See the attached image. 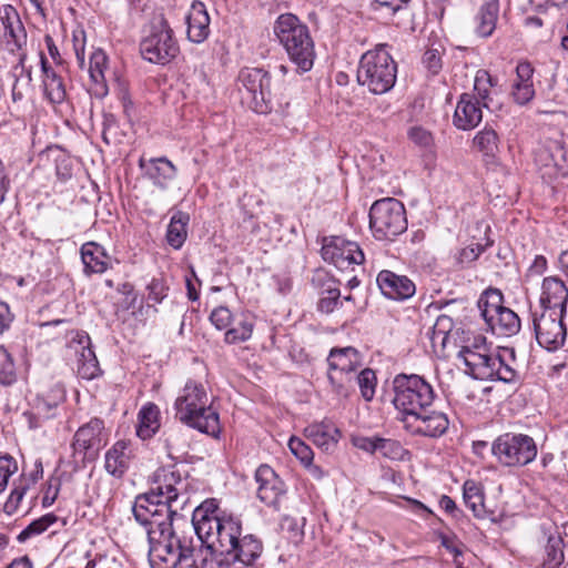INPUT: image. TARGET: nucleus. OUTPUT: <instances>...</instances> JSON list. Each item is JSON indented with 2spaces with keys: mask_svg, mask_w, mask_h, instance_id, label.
<instances>
[{
  "mask_svg": "<svg viewBox=\"0 0 568 568\" xmlns=\"http://www.w3.org/2000/svg\"><path fill=\"white\" fill-rule=\"evenodd\" d=\"M148 541L152 568H214V560L200 547L195 532L183 517L160 530L149 531Z\"/></svg>",
  "mask_w": 568,
  "mask_h": 568,
  "instance_id": "1",
  "label": "nucleus"
},
{
  "mask_svg": "<svg viewBox=\"0 0 568 568\" xmlns=\"http://www.w3.org/2000/svg\"><path fill=\"white\" fill-rule=\"evenodd\" d=\"M186 498L179 494V489L170 481L164 486L135 497L132 513L136 523L146 529L160 530L175 521H181L182 516L178 514L183 508Z\"/></svg>",
  "mask_w": 568,
  "mask_h": 568,
  "instance_id": "2",
  "label": "nucleus"
},
{
  "mask_svg": "<svg viewBox=\"0 0 568 568\" xmlns=\"http://www.w3.org/2000/svg\"><path fill=\"white\" fill-rule=\"evenodd\" d=\"M174 406L183 424L213 436L220 432L219 414L211 407L202 384L189 381Z\"/></svg>",
  "mask_w": 568,
  "mask_h": 568,
  "instance_id": "3",
  "label": "nucleus"
},
{
  "mask_svg": "<svg viewBox=\"0 0 568 568\" xmlns=\"http://www.w3.org/2000/svg\"><path fill=\"white\" fill-rule=\"evenodd\" d=\"M274 32L296 70L310 71L314 64L315 50L307 26L296 16L285 13L277 18Z\"/></svg>",
  "mask_w": 568,
  "mask_h": 568,
  "instance_id": "4",
  "label": "nucleus"
},
{
  "mask_svg": "<svg viewBox=\"0 0 568 568\" xmlns=\"http://www.w3.org/2000/svg\"><path fill=\"white\" fill-rule=\"evenodd\" d=\"M457 358L465 365V373L475 379L518 383L519 373L506 364L499 354L490 353L485 345L463 346Z\"/></svg>",
  "mask_w": 568,
  "mask_h": 568,
  "instance_id": "5",
  "label": "nucleus"
},
{
  "mask_svg": "<svg viewBox=\"0 0 568 568\" xmlns=\"http://www.w3.org/2000/svg\"><path fill=\"white\" fill-rule=\"evenodd\" d=\"M393 404L398 410V419L405 424L418 412L429 408L435 398L432 385L416 374H398L393 379Z\"/></svg>",
  "mask_w": 568,
  "mask_h": 568,
  "instance_id": "6",
  "label": "nucleus"
},
{
  "mask_svg": "<svg viewBox=\"0 0 568 568\" xmlns=\"http://www.w3.org/2000/svg\"><path fill=\"white\" fill-rule=\"evenodd\" d=\"M397 65L384 47L365 52L357 68V82L374 94L388 92L396 82Z\"/></svg>",
  "mask_w": 568,
  "mask_h": 568,
  "instance_id": "7",
  "label": "nucleus"
},
{
  "mask_svg": "<svg viewBox=\"0 0 568 568\" xmlns=\"http://www.w3.org/2000/svg\"><path fill=\"white\" fill-rule=\"evenodd\" d=\"M140 52L144 60L162 65L178 57L180 48L163 13H156L150 20L148 34L140 43Z\"/></svg>",
  "mask_w": 568,
  "mask_h": 568,
  "instance_id": "8",
  "label": "nucleus"
},
{
  "mask_svg": "<svg viewBox=\"0 0 568 568\" xmlns=\"http://www.w3.org/2000/svg\"><path fill=\"white\" fill-rule=\"evenodd\" d=\"M369 227L376 240L394 241L407 230L404 204L393 197L375 201L369 210Z\"/></svg>",
  "mask_w": 568,
  "mask_h": 568,
  "instance_id": "9",
  "label": "nucleus"
},
{
  "mask_svg": "<svg viewBox=\"0 0 568 568\" xmlns=\"http://www.w3.org/2000/svg\"><path fill=\"white\" fill-rule=\"evenodd\" d=\"M327 379L332 392L347 398L355 385V373L359 367L358 352L354 347L332 348L327 357Z\"/></svg>",
  "mask_w": 568,
  "mask_h": 568,
  "instance_id": "10",
  "label": "nucleus"
},
{
  "mask_svg": "<svg viewBox=\"0 0 568 568\" xmlns=\"http://www.w3.org/2000/svg\"><path fill=\"white\" fill-rule=\"evenodd\" d=\"M241 535V520L226 515L215 520L204 521L197 527V531L195 532L200 547L209 551V558L212 557V551L226 554Z\"/></svg>",
  "mask_w": 568,
  "mask_h": 568,
  "instance_id": "11",
  "label": "nucleus"
},
{
  "mask_svg": "<svg viewBox=\"0 0 568 568\" xmlns=\"http://www.w3.org/2000/svg\"><path fill=\"white\" fill-rule=\"evenodd\" d=\"M491 454L503 466L523 467L536 458L537 445L528 435L505 433L493 442Z\"/></svg>",
  "mask_w": 568,
  "mask_h": 568,
  "instance_id": "12",
  "label": "nucleus"
},
{
  "mask_svg": "<svg viewBox=\"0 0 568 568\" xmlns=\"http://www.w3.org/2000/svg\"><path fill=\"white\" fill-rule=\"evenodd\" d=\"M240 91L244 90L242 99L248 106L260 114H266L272 110L270 105L271 78L266 71L260 68H245L239 74Z\"/></svg>",
  "mask_w": 568,
  "mask_h": 568,
  "instance_id": "13",
  "label": "nucleus"
},
{
  "mask_svg": "<svg viewBox=\"0 0 568 568\" xmlns=\"http://www.w3.org/2000/svg\"><path fill=\"white\" fill-rule=\"evenodd\" d=\"M566 313L556 308H546L537 315L534 314L532 324L538 344L547 351H557L565 345L567 327Z\"/></svg>",
  "mask_w": 568,
  "mask_h": 568,
  "instance_id": "14",
  "label": "nucleus"
},
{
  "mask_svg": "<svg viewBox=\"0 0 568 568\" xmlns=\"http://www.w3.org/2000/svg\"><path fill=\"white\" fill-rule=\"evenodd\" d=\"M321 254L324 261L344 268L351 264H362L365 260L364 253L356 242L345 240L341 236L324 237Z\"/></svg>",
  "mask_w": 568,
  "mask_h": 568,
  "instance_id": "15",
  "label": "nucleus"
},
{
  "mask_svg": "<svg viewBox=\"0 0 568 568\" xmlns=\"http://www.w3.org/2000/svg\"><path fill=\"white\" fill-rule=\"evenodd\" d=\"M103 428V420L92 418L75 432L72 442L74 458L79 457L82 463L95 459L102 447Z\"/></svg>",
  "mask_w": 568,
  "mask_h": 568,
  "instance_id": "16",
  "label": "nucleus"
},
{
  "mask_svg": "<svg viewBox=\"0 0 568 568\" xmlns=\"http://www.w3.org/2000/svg\"><path fill=\"white\" fill-rule=\"evenodd\" d=\"M448 426L446 414L428 408L418 412L404 424V428L410 434L426 437H439L446 433Z\"/></svg>",
  "mask_w": 568,
  "mask_h": 568,
  "instance_id": "17",
  "label": "nucleus"
},
{
  "mask_svg": "<svg viewBox=\"0 0 568 568\" xmlns=\"http://www.w3.org/2000/svg\"><path fill=\"white\" fill-rule=\"evenodd\" d=\"M258 484L257 497L267 506L277 508L285 494V484L268 465H261L255 471Z\"/></svg>",
  "mask_w": 568,
  "mask_h": 568,
  "instance_id": "18",
  "label": "nucleus"
},
{
  "mask_svg": "<svg viewBox=\"0 0 568 568\" xmlns=\"http://www.w3.org/2000/svg\"><path fill=\"white\" fill-rule=\"evenodd\" d=\"M376 282L382 293L390 300H407L412 297L416 291V286L412 280L388 270L381 271Z\"/></svg>",
  "mask_w": 568,
  "mask_h": 568,
  "instance_id": "19",
  "label": "nucleus"
},
{
  "mask_svg": "<svg viewBox=\"0 0 568 568\" xmlns=\"http://www.w3.org/2000/svg\"><path fill=\"white\" fill-rule=\"evenodd\" d=\"M540 305L542 310L556 308L566 313L568 304V286L557 275L547 276L541 283Z\"/></svg>",
  "mask_w": 568,
  "mask_h": 568,
  "instance_id": "20",
  "label": "nucleus"
},
{
  "mask_svg": "<svg viewBox=\"0 0 568 568\" xmlns=\"http://www.w3.org/2000/svg\"><path fill=\"white\" fill-rule=\"evenodd\" d=\"M481 119L483 112L475 95L463 93L455 108L453 116L454 125L459 130L467 131L476 128Z\"/></svg>",
  "mask_w": 568,
  "mask_h": 568,
  "instance_id": "21",
  "label": "nucleus"
},
{
  "mask_svg": "<svg viewBox=\"0 0 568 568\" xmlns=\"http://www.w3.org/2000/svg\"><path fill=\"white\" fill-rule=\"evenodd\" d=\"M263 549L262 540L255 535L247 534L241 535L225 555L234 561L242 562L245 566H253L262 556Z\"/></svg>",
  "mask_w": 568,
  "mask_h": 568,
  "instance_id": "22",
  "label": "nucleus"
},
{
  "mask_svg": "<svg viewBox=\"0 0 568 568\" xmlns=\"http://www.w3.org/2000/svg\"><path fill=\"white\" fill-rule=\"evenodd\" d=\"M140 168L144 169L145 175L153 185L161 190H166L178 173L175 165L164 156L150 159L148 163L141 159Z\"/></svg>",
  "mask_w": 568,
  "mask_h": 568,
  "instance_id": "23",
  "label": "nucleus"
},
{
  "mask_svg": "<svg viewBox=\"0 0 568 568\" xmlns=\"http://www.w3.org/2000/svg\"><path fill=\"white\" fill-rule=\"evenodd\" d=\"M187 38L194 43H202L210 34V17L205 6L195 1L186 17Z\"/></svg>",
  "mask_w": 568,
  "mask_h": 568,
  "instance_id": "24",
  "label": "nucleus"
},
{
  "mask_svg": "<svg viewBox=\"0 0 568 568\" xmlns=\"http://www.w3.org/2000/svg\"><path fill=\"white\" fill-rule=\"evenodd\" d=\"M81 260L87 275L104 273L111 262L104 247L95 242H87L82 245Z\"/></svg>",
  "mask_w": 568,
  "mask_h": 568,
  "instance_id": "25",
  "label": "nucleus"
},
{
  "mask_svg": "<svg viewBox=\"0 0 568 568\" xmlns=\"http://www.w3.org/2000/svg\"><path fill=\"white\" fill-rule=\"evenodd\" d=\"M131 458L129 444L119 440L105 453L104 468L113 477L121 478L129 469Z\"/></svg>",
  "mask_w": 568,
  "mask_h": 568,
  "instance_id": "26",
  "label": "nucleus"
},
{
  "mask_svg": "<svg viewBox=\"0 0 568 568\" xmlns=\"http://www.w3.org/2000/svg\"><path fill=\"white\" fill-rule=\"evenodd\" d=\"M544 155L549 156L555 171H560L568 164V152L565 150L561 135L556 134L554 138H548L536 151L535 161H544Z\"/></svg>",
  "mask_w": 568,
  "mask_h": 568,
  "instance_id": "27",
  "label": "nucleus"
},
{
  "mask_svg": "<svg viewBox=\"0 0 568 568\" xmlns=\"http://www.w3.org/2000/svg\"><path fill=\"white\" fill-rule=\"evenodd\" d=\"M41 70L43 74L44 93L51 103L64 101L67 92L61 77L48 64L43 53H40Z\"/></svg>",
  "mask_w": 568,
  "mask_h": 568,
  "instance_id": "28",
  "label": "nucleus"
},
{
  "mask_svg": "<svg viewBox=\"0 0 568 568\" xmlns=\"http://www.w3.org/2000/svg\"><path fill=\"white\" fill-rule=\"evenodd\" d=\"M499 17V0H489L481 4L475 16V32L481 38H488L496 29Z\"/></svg>",
  "mask_w": 568,
  "mask_h": 568,
  "instance_id": "29",
  "label": "nucleus"
},
{
  "mask_svg": "<svg viewBox=\"0 0 568 568\" xmlns=\"http://www.w3.org/2000/svg\"><path fill=\"white\" fill-rule=\"evenodd\" d=\"M306 437L324 450H329L338 442L339 430L332 424L317 423L305 428Z\"/></svg>",
  "mask_w": 568,
  "mask_h": 568,
  "instance_id": "30",
  "label": "nucleus"
},
{
  "mask_svg": "<svg viewBox=\"0 0 568 568\" xmlns=\"http://www.w3.org/2000/svg\"><path fill=\"white\" fill-rule=\"evenodd\" d=\"M487 325L499 336H513L520 329V320L514 311L504 307L495 312V316L487 322Z\"/></svg>",
  "mask_w": 568,
  "mask_h": 568,
  "instance_id": "31",
  "label": "nucleus"
},
{
  "mask_svg": "<svg viewBox=\"0 0 568 568\" xmlns=\"http://www.w3.org/2000/svg\"><path fill=\"white\" fill-rule=\"evenodd\" d=\"M26 54L22 53L19 57L18 63L12 68V77L14 78V82L12 84V100L14 102L23 99L26 92L31 87L32 75L31 69H27L24 65Z\"/></svg>",
  "mask_w": 568,
  "mask_h": 568,
  "instance_id": "32",
  "label": "nucleus"
},
{
  "mask_svg": "<svg viewBox=\"0 0 568 568\" xmlns=\"http://www.w3.org/2000/svg\"><path fill=\"white\" fill-rule=\"evenodd\" d=\"M160 409L154 404L143 406L139 413L138 436L142 439L152 437L160 427Z\"/></svg>",
  "mask_w": 568,
  "mask_h": 568,
  "instance_id": "33",
  "label": "nucleus"
},
{
  "mask_svg": "<svg viewBox=\"0 0 568 568\" xmlns=\"http://www.w3.org/2000/svg\"><path fill=\"white\" fill-rule=\"evenodd\" d=\"M88 345H82L81 351L78 353V367L77 372L80 377L84 379H93L100 374V366L95 353L90 346V338L87 336Z\"/></svg>",
  "mask_w": 568,
  "mask_h": 568,
  "instance_id": "34",
  "label": "nucleus"
},
{
  "mask_svg": "<svg viewBox=\"0 0 568 568\" xmlns=\"http://www.w3.org/2000/svg\"><path fill=\"white\" fill-rule=\"evenodd\" d=\"M324 280H326L328 285L322 292L323 296L317 303V308L322 313L329 314L335 308H337L339 304H342L339 300L341 292L339 288L335 285V282L324 273H317L313 281L323 282Z\"/></svg>",
  "mask_w": 568,
  "mask_h": 568,
  "instance_id": "35",
  "label": "nucleus"
},
{
  "mask_svg": "<svg viewBox=\"0 0 568 568\" xmlns=\"http://www.w3.org/2000/svg\"><path fill=\"white\" fill-rule=\"evenodd\" d=\"M496 85V80L486 70H478L474 80V90L476 100L485 108H489L493 98L491 89Z\"/></svg>",
  "mask_w": 568,
  "mask_h": 568,
  "instance_id": "36",
  "label": "nucleus"
},
{
  "mask_svg": "<svg viewBox=\"0 0 568 568\" xmlns=\"http://www.w3.org/2000/svg\"><path fill=\"white\" fill-rule=\"evenodd\" d=\"M187 221L189 215L182 212H178L171 217L168 226L166 240L172 247L180 248L183 245L186 239L185 226Z\"/></svg>",
  "mask_w": 568,
  "mask_h": 568,
  "instance_id": "37",
  "label": "nucleus"
},
{
  "mask_svg": "<svg viewBox=\"0 0 568 568\" xmlns=\"http://www.w3.org/2000/svg\"><path fill=\"white\" fill-rule=\"evenodd\" d=\"M463 491V497L466 506L473 511V514L476 517H483L485 514L484 495L479 486L473 480H467L464 484Z\"/></svg>",
  "mask_w": 568,
  "mask_h": 568,
  "instance_id": "38",
  "label": "nucleus"
},
{
  "mask_svg": "<svg viewBox=\"0 0 568 568\" xmlns=\"http://www.w3.org/2000/svg\"><path fill=\"white\" fill-rule=\"evenodd\" d=\"M221 516L223 515L220 514L215 499H209L193 510L192 521L189 525L196 532L197 527L204 521L215 520Z\"/></svg>",
  "mask_w": 568,
  "mask_h": 568,
  "instance_id": "39",
  "label": "nucleus"
},
{
  "mask_svg": "<svg viewBox=\"0 0 568 568\" xmlns=\"http://www.w3.org/2000/svg\"><path fill=\"white\" fill-rule=\"evenodd\" d=\"M498 135L491 128H484L474 138L475 146L487 156H494L498 151Z\"/></svg>",
  "mask_w": 568,
  "mask_h": 568,
  "instance_id": "40",
  "label": "nucleus"
},
{
  "mask_svg": "<svg viewBox=\"0 0 568 568\" xmlns=\"http://www.w3.org/2000/svg\"><path fill=\"white\" fill-rule=\"evenodd\" d=\"M108 64V57L101 49L94 50L90 55L89 74L95 84L104 87V71Z\"/></svg>",
  "mask_w": 568,
  "mask_h": 568,
  "instance_id": "41",
  "label": "nucleus"
},
{
  "mask_svg": "<svg viewBox=\"0 0 568 568\" xmlns=\"http://www.w3.org/2000/svg\"><path fill=\"white\" fill-rule=\"evenodd\" d=\"M17 381L16 365L8 349L0 345V385L10 386Z\"/></svg>",
  "mask_w": 568,
  "mask_h": 568,
  "instance_id": "42",
  "label": "nucleus"
},
{
  "mask_svg": "<svg viewBox=\"0 0 568 568\" xmlns=\"http://www.w3.org/2000/svg\"><path fill=\"white\" fill-rule=\"evenodd\" d=\"M57 516L53 514H47L32 523H30L19 535L18 541L24 542L29 538L40 535L45 531L51 525L57 521Z\"/></svg>",
  "mask_w": 568,
  "mask_h": 568,
  "instance_id": "43",
  "label": "nucleus"
},
{
  "mask_svg": "<svg viewBox=\"0 0 568 568\" xmlns=\"http://www.w3.org/2000/svg\"><path fill=\"white\" fill-rule=\"evenodd\" d=\"M355 383L361 389L363 398L367 402L372 400L375 395L376 375L371 368H365L358 374L355 373Z\"/></svg>",
  "mask_w": 568,
  "mask_h": 568,
  "instance_id": "44",
  "label": "nucleus"
},
{
  "mask_svg": "<svg viewBox=\"0 0 568 568\" xmlns=\"http://www.w3.org/2000/svg\"><path fill=\"white\" fill-rule=\"evenodd\" d=\"M252 333L253 323L245 318L241 321L236 326L226 331L225 342L230 344L245 342L251 338Z\"/></svg>",
  "mask_w": 568,
  "mask_h": 568,
  "instance_id": "45",
  "label": "nucleus"
},
{
  "mask_svg": "<svg viewBox=\"0 0 568 568\" xmlns=\"http://www.w3.org/2000/svg\"><path fill=\"white\" fill-rule=\"evenodd\" d=\"M546 564L549 568H557L564 561V551L559 537H549L546 545Z\"/></svg>",
  "mask_w": 568,
  "mask_h": 568,
  "instance_id": "46",
  "label": "nucleus"
},
{
  "mask_svg": "<svg viewBox=\"0 0 568 568\" xmlns=\"http://www.w3.org/2000/svg\"><path fill=\"white\" fill-rule=\"evenodd\" d=\"M410 0H373V9L385 17L392 18L404 10Z\"/></svg>",
  "mask_w": 568,
  "mask_h": 568,
  "instance_id": "47",
  "label": "nucleus"
},
{
  "mask_svg": "<svg viewBox=\"0 0 568 568\" xmlns=\"http://www.w3.org/2000/svg\"><path fill=\"white\" fill-rule=\"evenodd\" d=\"M377 448L378 453L390 459H402L406 453L399 442L382 437L377 440Z\"/></svg>",
  "mask_w": 568,
  "mask_h": 568,
  "instance_id": "48",
  "label": "nucleus"
},
{
  "mask_svg": "<svg viewBox=\"0 0 568 568\" xmlns=\"http://www.w3.org/2000/svg\"><path fill=\"white\" fill-rule=\"evenodd\" d=\"M29 485L22 479L18 485L13 487L11 490L9 498L4 503L3 510L8 515H12L17 511L20 501L22 500L26 491L28 490Z\"/></svg>",
  "mask_w": 568,
  "mask_h": 568,
  "instance_id": "49",
  "label": "nucleus"
},
{
  "mask_svg": "<svg viewBox=\"0 0 568 568\" xmlns=\"http://www.w3.org/2000/svg\"><path fill=\"white\" fill-rule=\"evenodd\" d=\"M288 448L305 466H311L313 450L302 439L292 437L288 440Z\"/></svg>",
  "mask_w": 568,
  "mask_h": 568,
  "instance_id": "50",
  "label": "nucleus"
},
{
  "mask_svg": "<svg viewBox=\"0 0 568 568\" xmlns=\"http://www.w3.org/2000/svg\"><path fill=\"white\" fill-rule=\"evenodd\" d=\"M17 470L18 464L11 456H0V493L6 489L9 477Z\"/></svg>",
  "mask_w": 568,
  "mask_h": 568,
  "instance_id": "51",
  "label": "nucleus"
},
{
  "mask_svg": "<svg viewBox=\"0 0 568 568\" xmlns=\"http://www.w3.org/2000/svg\"><path fill=\"white\" fill-rule=\"evenodd\" d=\"M210 320L217 329H225L231 323L232 313L227 307L219 306L212 311Z\"/></svg>",
  "mask_w": 568,
  "mask_h": 568,
  "instance_id": "52",
  "label": "nucleus"
},
{
  "mask_svg": "<svg viewBox=\"0 0 568 568\" xmlns=\"http://www.w3.org/2000/svg\"><path fill=\"white\" fill-rule=\"evenodd\" d=\"M513 97L520 105L528 103L535 97L534 84H514Z\"/></svg>",
  "mask_w": 568,
  "mask_h": 568,
  "instance_id": "53",
  "label": "nucleus"
},
{
  "mask_svg": "<svg viewBox=\"0 0 568 568\" xmlns=\"http://www.w3.org/2000/svg\"><path fill=\"white\" fill-rule=\"evenodd\" d=\"M148 298L154 303H161L166 297L168 286L162 280L153 278L148 285Z\"/></svg>",
  "mask_w": 568,
  "mask_h": 568,
  "instance_id": "54",
  "label": "nucleus"
},
{
  "mask_svg": "<svg viewBox=\"0 0 568 568\" xmlns=\"http://www.w3.org/2000/svg\"><path fill=\"white\" fill-rule=\"evenodd\" d=\"M0 20L4 30L13 24L19 29L18 22L20 21V17L16 8L10 4H6L0 8Z\"/></svg>",
  "mask_w": 568,
  "mask_h": 568,
  "instance_id": "55",
  "label": "nucleus"
},
{
  "mask_svg": "<svg viewBox=\"0 0 568 568\" xmlns=\"http://www.w3.org/2000/svg\"><path fill=\"white\" fill-rule=\"evenodd\" d=\"M423 63L433 73L436 74L442 69V58L436 49H428L423 55Z\"/></svg>",
  "mask_w": 568,
  "mask_h": 568,
  "instance_id": "56",
  "label": "nucleus"
},
{
  "mask_svg": "<svg viewBox=\"0 0 568 568\" xmlns=\"http://www.w3.org/2000/svg\"><path fill=\"white\" fill-rule=\"evenodd\" d=\"M517 80L514 84H534V68L529 62H519L516 68Z\"/></svg>",
  "mask_w": 568,
  "mask_h": 568,
  "instance_id": "57",
  "label": "nucleus"
},
{
  "mask_svg": "<svg viewBox=\"0 0 568 568\" xmlns=\"http://www.w3.org/2000/svg\"><path fill=\"white\" fill-rule=\"evenodd\" d=\"M19 29L13 24L12 27L4 30V34L9 36L14 44L20 49L27 42V33L21 21L18 22Z\"/></svg>",
  "mask_w": 568,
  "mask_h": 568,
  "instance_id": "58",
  "label": "nucleus"
},
{
  "mask_svg": "<svg viewBox=\"0 0 568 568\" xmlns=\"http://www.w3.org/2000/svg\"><path fill=\"white\" fill-rule=\"evenodd\" d=\"M59 490H60L59 479H51L48 483L47 489L44 490V495L42 498V506L50 507L57 499Z\"/></svg>",
  "mask_w": 568,
  "mask_h": 568,
  "instance_id": "59",
  "label": "nucleus"
},
{
  "mask_svg": "<svg viewBox=\"0 0 568 568\" xmlns=\"http://www.w3.org/2000/svg\"><path fill=\"white\" fill-rule=\"evenodd\" d=\"M84 44V32L73 36V49L80 68H83L85 62Z\"/></svg>",
  "mask_w": 568,
  "mask_h": 568,
  "instance_id": "60",
  "label": "nucleus"
},
{
  "mask_svg": "<svg viewBox=\"0 0 568 568\" xmlns=\"http://www.w3.org/2000/svg\"><path fill=\"white\" fill-rule=\"evenodd\" d=\"M480 298L487 304L491 303V305L496 308H504L503 306V294L497 288H488L484 292Z\"/></svg>",
  "mask_w": 568,
  "mask_h": 568,
  "instance_id": "61",
  "label": "nucleus"
},
{
  "mask_svg": "<svg viewBox=\"0 0 568 568\" xmlns=\"http://www.w3.org/2000/svg\"><path fill=\"white\" fill-rule=\"evenodd\" d=\"M381 437H358L355 439L354 444L356 447L369 452V453H377V440H379Z\"/></svg>",
  "mask_w": 568,
  "mask_h": 568,
  "instance_id": "62",
  "label": "nucleus"
},
{
  "mask_svg": "<svg viewBox=\"0 0 568 568\" xmlns=\"http://www.w3.org/2000/svg\"><path fill=\"white\" fill-rule=\"evenodd\" d=\"M9 186L10 180L8 176V172L4 164L0 160V204L4 201Z\"/></svg>",
  "mask_w": 568,
  "mask_h": 568,
  "instance_id": "63",
  "label": "nucleus"
},
{
  "mask_svg": "<svg viewBox=\"0 0 568 568\" xmlns=\"http://www.w3.org/2000/svg\"><path fill=\"white\" fill-rule=\"evenodd\" d=\"M12 322V315L10 313L9 306L4 302H0V334L7 329Z\"/></svg>",
  "mask_w": 568,
  "mask_h": 568,
  "instance_id": "64",
  "label": "nucleus"
}]
</instances>
